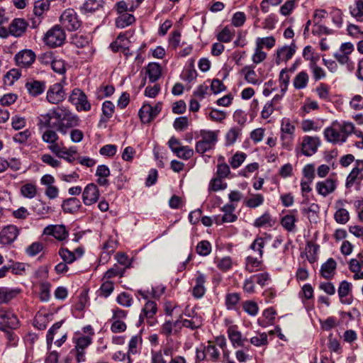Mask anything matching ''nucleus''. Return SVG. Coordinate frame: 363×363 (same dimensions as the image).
<instances>
[{"instance_id":"53","label":"nucleus","mask_w":363,"mask_h":363,"mask_svg":"<svg viewBox=\"0 0 363 363\" xmlns=\"http://www.w3.org/2000/svg\"><path fill=\"white\" fill-rule=\"evenodd\" d=\"M246 157L244 152H237L231 157L229 162L233 169H237L243 163Z\"/></svg>"},{"instance_id":"16","label":"nucleus","mask_w":363,"mask_h":363,"mask_svg":"<svg viewBox=\"0 0 363 363\" xmlns=\"http://www.w3.org/2000/svg\"><path fill=\"white\" fill-rule=\"evenodd\" d=\"M296 52V45L284 46L278 48L276 53L275 62L279 65L281 62H286L292 57Z\"/></svg>"},{"instance_id":"34","label":"nucleus","mask_w":363,"mask_h":363,"mask_svg":"<svg viewBox=\"0 0 363 363\" xmlns=\"http://www.w3.org/2000/svg\"><path fill=\"white\" fill-rule=\"evenodd\" d=\"M276 40L273 36H268L265 38H257L256 39L255 45L257 47L261 48H264L272 49L275 45Z\"/></svg>"},{"instance_id":"37","label":"nucleus","mask_w":363,"mask_h":363,"mask_svg":"<svg viewBox=\"0 0 363 363\" xmlns=\"http://www.w3.org/2000/svg\"><path fill=\"white\" fill-rule=\"evenodd\" d=\"M50 0H38L35 3L33 13L36 16H41L50 7Z\"/></svg>"},{"instance_id":"32","label":"nucleus","mask_w":363,"mask_h":363,"mask_svg":"<svg viewBox=\"0 0 363 363\" xmlns=\"http://www.w3.org/2000/svg\"><path fill=\"white\" fill-rule=\"evenodd\" d=\"M264 196L260 194H251V196L245 201V204L251 208H255L264 203Z\"/></svg>"},{"instance_id":"4","label":"nucleus","mask_w":363,"mask_h":363,"mask_svg":"<svg viewBox=\"0 0 363 363\" xmlns=\"http://www.w3.org/2000/svg\"><path fill=\"white\" fill-rule=\"evenodd\" d=\"M65 39V33L62 27L58 25L48 30L44 37L45 44L51 48L61 46Z\"/></svg>"},{"instance_id":"62","label":"nucleus","mask_w":363,"mask_h":363,"mask_svg":"<svg viewBox=\"0 0 363 363\" xmlns=\"http://www.w3.org/2000/svg\"><path fill=\"white\" fill-rule=\"evenodd\" d=\"M189 125V120L186 116L177 118L173 123L175 130L182 131L185 130Z\"/></svg>"},{"instance_id":"15","label":"nucleus","mask_w":363,"mask_h":363,"mask_svg":"<svg viewBox=\"0 0 363 363\" xmlns=\"http://www.w3.org/2000/svg\"><path fill=\"white\" fill-rule=\"evenodd\" d=\"M18 229L14 225L4 227L0 232V242L3 245L12 243L18 235Z\"/></svg>"},{"instance_id":"49","label":"nucleus","mask_w":363,"mask_h":363,"mask_svg":"<svg viewBox=\"0 0 363 363\" xmlns=\"http://www.w3.org/2000/svg\"><path fill=\"white\" fill-rule=\"evenodd\" d=\"M250 343L256 347L264 346L268 344L267 335L265 333L257 334L250 340Z\"/></svg>"},{"instance_id":"50","label":"nucleus","mask_w":363,"mask_h":363,"mask_svg":"<svg viewBox=\"0 0 363 363\" xmlns=\"http://www.w3.org/2000/svg\"><path fill=\"white\" fill-rule=\"evenodd\" d=\"M196 252L201 256H207L211 252V245L207 240L199 242L196 246Z\"/></svg>"},{"instance_id":"24","label":"nucleus","mask_w":363,"mask_h":363,"mask_svg":"<svg viewBox=\"0 0 363 363\" xmlns=\"http://www.w3.org/2000/svg\"><path fill=\"white\" fill-rule=\"evenodd\" d=\"M337 263L333 258H329L320 268V274L325 279H331L336 269Z\"/></svg>"},{"instance_id":"46","label":"nucleus","mask_w":363,"mask_h":363,"mask_svg":"<svg viewBox=\"0 0 363 363\" xmlns=\"http://www.w3.org/2000/svg\"><path fill=\"white\" fill-rule=\"evenodd\" d=\"M318 211L319 206L316 203H311L308 208L302 209V213L305 215H308L309 220L314 222H316Z\"/></svg>"},{"instance_id":"61","label":"nucleus","mask_w":363,"mask_h":363,"mask_svg":"<svg viewBox=\"0 0 363 363\" xmlns=\"http://www.w3.org/2000/svg\"><path fill=\"white\" fill-rule=\"evenodd\" d=\"M175 154L179 158L189 160L193 156L194 150L189 146H182Z\"/></svg>"},{"instance_id":"36","label":"nucleus","mask_w":363,"mask_h":363,"mask_svg":"<svg viewBox=\"0 0 363 363\" xmlns=\"http://www.w3.org/2000/svg\"><path fill=\"white\" fill-rule=\"evenodd\" d=\"M235 35V30L230 29L228 27H225L217 35V39L220 43H229L230 42Z\"/></svg>"},{"instance_id":"23","label":"nucleus","mask_w":363,"mask_h":363,"mask_svg":"<svg viewBox=\"0 0 363 363\" xmlns=\"http://www.w3.org/2000/svg\"><path fill=\"white\" fill-rule=\"evenodd\" d=\"M82 207L81 201L77 198H69L63 201L62 208L65 213H74Z\"/></svg>"},{"instance_id":"11","label":"nucleus","mask_w":363,"mask_h":363,"mask_svg":"<svg viewBox=\"0 0 363 363\" xmlns=\"http://www.w3.org/2000/svg\"><path fill=\"white\" fill-rule=\"evenodd\" d=\"M319 145L320 140L318 137L304 136L301 143V152L306 156H311L316 152Z\"/></svg>"},{"instance_id":"7","label":"nucleus","mask_w":363,"mask_h":363,"mask_svg":"<svg viewBox=\"0 0 363 363\" xmlns=\"http://www.w3.org/2000/svg\"><path fill=\"white\" fill-rule=\"evenodd\" d=\"M42 140L44 143L49 145L48 148L54 155L59 151L60 147L62 144V142L60 141V138L57 132L50 128L43 132Z\"/></svg>"},{"instance_id":"59","label":"nucleus","mask_w":363,"mask_h":363,"mask_svg":"<svg viewBox=\"0 0 363 363\" xmlns=\"http://www.w3.org/2000/svg\"><path fill=\"white\" fill-rule=\"evenodd\" d=\"M301 128L303 132H308L311 130L317 131L320 129V127L315 121L306 119L301 122Z\"/></svg>"},{"instance_id":"2","label":"nucleus","mask_w":363,"mask_h":363,"mask_svg":"<svg viewBox=\"0 0 363 363\" xmlns=\"http://www.w3.org/2000/svg\"><path fill=\"white\" fill-rule=\"evenodd\" d=\"M218 130H201L196 136L199 140L196 143V152L203 155L214 149L218 140Z\"/></svg>"},{"instance_id":"1","label":"nucleus","mask_w":363,"mask_h":363,"mask_svg":"<svg viewBox=\"0 0 363 363\" xmlns=\"http://www.w3.org/2000/svg\"><path fill=\"white\" fill-rule=\"evenodd\" d=\"M354 129V125L351 122L335 121L325 129L324 136L326 140L330 143L342 145L352 135Z\"/></svg>"},{"instance_id":"33","label":"nucleus","mask_w":363,"mask_h":363,"mask_svg":"<svg viewBox=\"0 0 363 363\" xmlns=\"http://www.w3.org/2000/svg\"><path fill=\"white\" fill-rule=\"evenodd\" d=\"M262 266V261L258 260L256 257L248 256L246 258L245 269L250 272H257Z\"/></svg>"},{"instance_id":"14","label":"nucleus","mask_w":363,"mask_h":363,"mask_svg":"<svg viewBox=\"0 0 363 363\" xmlns=\"http://www.w3.org/2000/svg\"><path fill=\"white\" fill-rule=\"evenodd\" d=\"M43 234L52 235L57 240L62 241L68 237L69 232L64 225H50L44 228Z\"/></svg>"},{"instance_id":"56","label":"nucleus","mask_w":363,"mask_h":363,"mask_svg":"<svg viewBox=\"0 0 363 363\" xmlns=\"http://www.w3.org/2000/svg\"><path fill=\"white\" fill-rule=\"evenodd\" d=\"M118 303L124 307H130L133 303V298L126 292L121 293L116 298Z\"/></svg>"},{"instance_id":"63","label":"nucleus","mask_w":363,"mask_h":363,"mask_svg":"<svg viewBox=\"0 0 363 363\" xmlns=\"http://www.w3.org/2000/svg\"><path fill=\"white\" fill-rule=\"evenodd\" d=\"M40 159L43 162L54 168L58 167L61 164V162L58 160L55 159L50 154H43Z\"/></svg>"},{"instance_id":"17","label":"nucleus","mask_w":363,"mask_h":363,"mask_svg":"<svg viewBox=\"0 0 363 363\" xmlns=\"http://www.w3.org/2000/svg\"><path fill=\"white\" fill-rule=\"evenodd\" d=\"M206 281V276L198 272L195 278V285L192 289V295L194 297L200 298L203 296L206 293V287L204 286Z\"/></svg>"},{"instance_id":"57","label":"nucleus","mask_w":363,"mask_h":363,"mask_svg":"<svg viewBox=\"0 0 363 363\" xmlns=\"http://www.w3.org/2000/svg\"><path fill=\"white\" fill-rule=\"evenodd\" d=\"M142 342V338L140 335H135L131 337L128 344V354H135L138 352V345Z\"/></svg>"},{"instance_id":"44","label":"nucleus","mask_w":363,"mask_h":363,"mask_svg":"<svg viewBox=\"0 0 363 363\" xmlns=\"http://www.w3.org/2000/svg\"><path fill=\"white\" fill-rule=\"evenodd\" d=\"M303 57L306 60L309 61V63L318 62L320 59L319 55L314 53L313 48L310 45H307L304 48Z\"/></svg>"},{"instance_id":"55","label":"nucleus","mask_w":363,"mask_h":363,"mask_svg":"<svg viewBox=\"0 0 363 363\" xmlns=\"http://www.w3.org/2000/svg\"><path fill=\"white\" fill-rule=\"evenodd\" d=\"M227 184L224 183L220 178H213L211 180L209 184V191H217L226 189Z\"/></svg>"},{"instance_id":"39","label":"nucleus","mask_w":363,"mask_h":363,"mask_svg":"<svg viewBox=\"0 0 363 363\" xmlns=\"http://www.w3.org/2000/svg\"><path fill=\"white\" fill-rule=\"evenodd\" d=\"M21 194L27 199H33L37 194V189L35 184L27 183L21 187Z\"/></svg>"},{"instance_id":"58","label":"nucleus","mask_w":363,"mask_h":363,"mask_svg":"<svg viewBox=\"0 0 363 363\" xmlns=\"http://www.w3.org/2000/svg\"><path fill=\"white\" fill-rule=\"evenodd\" d=\"M43 249V245L40 242H35L29 245L26 252L29 256L33 257L40 252Z\"/></svg>"},{"instance_id":"35","label":"nucleus","mask_w":363,"mask_h":363,"mask_svg":"<svg viewBox=\"0 0 363 363\" xmlns=\"http://www.w3.org/2000/svg\"><path fill=\"white\" fill-rule=\"evenodd\" d=\"M241 133V129L237 127L231 128L225 135V145H233Z\"/></svg>"},{"instance_id":"8","label":"nucleus","mask_w":363,"mask_h":363,"mask_svg":"<svg viewBox=\"0 0 363 363\" xmlns=\"http://www.w3.org/2000/svg\"><path fill=\"white\" fill-rule=\"evenodd\" d=\"M162 104L158 103L155 106L145 104L139 111V116L143 123H148L153 120L161 111Z\"/></svg>"},{"instance_id":"47","label":"nucleus","mask_w":363,"mask_h":363,"mask_svg":"<svg viewBox=\"0 0 363 363\" xmlns=\"http://www.w3.org/2000/svg\"><path fill=\"white\" fill-rule=\"evenodd\" d=\"M59 255L63 262L67 264H72L77 259L75 254L67 248H60L59 250Z\"/></svg>"},{"instance_id":"45","label":"nucleus","mask_w":363,"mask_h":363,"mask_svg":"<svg viewBox=\"0 0 363 363\" xmlns=\"http://www.w3.org/2000/svg\"><path fill=\"white\" fill-rule=\"evenodd\" d=\"M242 72L245 74V80L250 84H256L258 83V79H257V74L253 69L250 66H245L242 69Z\"/></svg>"},{"instance_id":"29","label":"nucleus","mask_w":363,"mask_h":363,"mask_svg":"<svg viewBox=\"0 0 363 363\" xmlns=\"http://www.w3.org/2000/svg\"><path fill=\"white\" fill-rule=\"evenodd\" d=\"M309 81V75L306 71L298 73L293 80V85L296 89H305Z\"/></svg>"},{"instance_id":"6","label":"nucleus","mask_w":363,"mask_h":363,"mask_svg":"<svg viewBox=\"0 0 363 363\" xmlns=\"http://www.w3.org/2000/svg\"><path fill=\"white\" fill-rule=\"evenodd\" d=\"M69 101L73 104L78 111H87L91 109L86 96L79 89H74L69 97Z\"/></svg>"},{"instance_id":"31","label":"nucleus","mask_w":363,"mask_h":363,"mask_svg":"<svg viewBox=\"0 0 363 363\" xmlns=\"http://www.w3.org/2000/svg\"><path fill=\"white\" fill-rule=\"evenodd\" d=\"M135 20L133 15L125 12L116 18V25L119 28H123L131 25Z\"/></svg>"},{"instance_id":"18","label":"nucleus","mask_w":363,"mask_h":363,"mask_svg":"<svg viewBox=\"0 0 363 363\" xmlns=\"http://www.w3.org/2000/svg\"><path fill=\"white\" fill-rule=\"evenodd\" d=\"M27 22L23 18H15L9 25V33L15 37L21 36L26 30Z\"/></svg>"},{"instance_id":"5","label":"nucleus","mask_w":363,"mask_h":363,"mask_svg":"<svg viewBox=\"0 0 363 363\" xmlns=\"http://www.w3.org/2000/svg\"><path fill=\"white\" fill-rule=\"evenodd\" d=\"M61 25L69 31L77 30L81 26L76 11L72 9L65 10L60 17Z\"/></svg>"},{"instance_id":"60","label":"nucleus","mask_w":363,"mask_h":363,"mask_svg":"<svg viewBox=\"0 0 363 363\" xmlns=\"http://www.w3.org/2000/svg\"><path fill=\"white\" fill-rule=\"evenodd\" d=\"M40 298L43 301H48L50 297V284L48 282L42 283L40 286Z\"/></svg>"},{"instance_id":"51","label":"nucleus","mask_w":363,"mask_h":363,"mask_svg":"<svg viewBox=\"0 0 363 363\" xmlns=\"http://www.w3.org/2000/svg\"><path fill=\"white\" fill-rule=\"evenodd\" d=\"M334 218L337 223L345 224L350 219V214L346 209L340 208L336 211Z\"/></svg>"},{"instance_id":"21","label":"nucleus","mask_w":363,"mask_h":363,"mask_svg":"<svg viewBox=\"0 0 363 363\" xmlns=\"http://www.w3.org/2000/svg\"><path fill=\"white\" fill-rule=\"evenodd\" d=\"M26 88L33 96H37L44 92L45 83L43 81L31 80L26 84Z\"/></svg>"},{"instance_id":"13","label":"nucleus","mask_w":363,"mask_h":363,"mask_svg":"<svg viewBox=\"0 0 363 363\" xmlns=\"http://www.w3.org/2000/svg\"><path fill=\"white\" fill-rule=\"evenodd\" d=\"M99 189L95 184H89L84 188V191L82 193V200L83 203L85 205L89 206L93 203H95L99 200Z\"/></svg>"},{"instance_id":"22","label":"nucleus","mask_w":363,"mask_h":363,"mask_svg":"<svg viewBox=\"0 0 363 363\" xmlns=\"http://www.w3.org/2000/svg\"><path fill=\"white\" fill-rule=\"evenodd\" d=\"M281 131L283 140H291L294 135L295 126L291 124L289 118H284L281 121Z\"/></svg>"},{"instance_id":"10","label":"nucleus","mask_w":363,"mask_h":363,"mask_svg":"<svg viewBox=\"0 0 363 363\" xmlns=\"http://www.w3.org/2000/svg\"><path fill=\"white\" fill-rule=\"evenodd\" d=\"M18 324V320L14 313L0 308V329L5 328L15 329Z\"/></svg>"},{"instance_id":"43","label":"nucleus","mask_w":363,"mask_h":363,"mask_svg":"<svg viewBox=\"0 0 363 363\" xmlns=\"http://www.w3.org/2000/svg\"><path fill=\"white\" fill-rule=\"evenodd\" d=\"M309 68L313 74V77L315 81H318L326 77L324 69L317 65V62L309 63Z\"/></svg>"},{"instance_id":"26","label":"nucleus","mask_w":363,"mask_h":363,"mask_svg":"<svg viewBox=\"0 0 363 363\" xmlns=\"http://www.w3.org/2000/svg\"><path fill=\"white\" fill-rule=\"evenodd\" d=\"M103 6V0H86L80 7V10L84 13H93L102 8Z\"/></svg>"},{"instance_id":"27","label":"nucleus","mask_w":363,"mask_h":363,"mask_svg":"<svg viewBox=\"0 0 363 363\" xmlns=\"http://www.w3.org/2000/svg\"><path fill=\"white\" fill-rule=\"evenodd\" d=\"M162 69L158 63H149L146 67V74L151 82H155L159 79L161 76Z\"/></svg>"},{"instance_id":"54","label":"nucleus","mask_w":363,"mask_h":363,"mask_svg":"<svg viewBox=\"0 0 363 363\" xmlns=\"http://www.w3.org/2000/svg\"><path fill=\"white\" fill-rule=\"evenodd\" d=\"M289 69H282L279 73V82L281 91L285 92L289 83L290 77L288 74Z\"/></svg>"},{"instance_id":"40","label":"nucleus","mask_w":363,"mask_h":363,"mask_svg":"<svg viewBox=\"0 0 363 363\" xmlns=\"http://www.w3.org/2000/svg\"><path fill=\"white\" fill-rule=\"evenodd\" d=\"M296 217L294 215L288 214L281 220V224L287 231L291 232L295 228Z\"/></svg>"},{"instance_id":"48","label":"nucleus","mask_w":363,"mask_h":363,"mask_svg":"<svg viewBox=\"0 0 363 363\" xmlns=\"http://www.w3.org/2000/svg\"><path fill=\"white\" fill-rule=\"evenodd\" d=\"M127 38L125 34L120 33L116 40L111 43L110 48L113 52H118L126 45Z\"/></svg>"},{"instance_id":"20","label":"nucleus","mask_w":363,"mask_h":363,"mask_svg":"<svg viewBox=\"0 0 363 363\" xmlns=\"http://www.w3.org/2000/svg\"><path fill=\"white\" fill-rule=\"evenodd\" d=\"M335 188V182L333 179H327L325 181L318 182L316 184L318 193L323 196H326L333 192Z\"/></svg>"},{"instance_id":"28","label":"nucleus","mask_w":363,"mask_h":363,"mask_svg":"<svg viewBox=\"0 0 363 363\" xmlns=\"http://www.w3.org/2000/svg\"><path fill=\"white\" fill-rule=\"evenodd\" d=\"M157 304L155 301H148L140 315V321L143 322L144 318H152L157 312Z\"/></svg>"},{"instance_id":"41","label":"nucleus","mask_w":363,"mask_h":363,"mask_svg":"<svg viewBox=\"0 0 363 363\" xmlns=\"http://www.w3.org/2000/svg\"><path fill=\"white\" fill-rule=\"evenodd\" d=\"M274 224V222L272 219L271 216L268 213H264L260 217L257 218L254 223V225L260 228L264 226H272Z\"/></svg>"},{"instance_id":"52","label":"nucleus","mask_w":363,"mask_h":363,"mask_svg":"<svg viewBox=\"0 0 363 363\" xmlns=\"http://www.w3.org/2000/svg\"><path fill=\"white\" fill-rule=\"evenodd\" d=\"M342 12L340 9L334 8L330 11V16L333 23L336 26L337 28H340L343 23Z\"/></svg>"},{"instance_id":"64","label":"nucleus","mask_w":363,"mask_h":363,"mask_svg":"<svg viewBox=\"0 0 363 363\" xmlns=\"http://www.w3.org/2000/svg\"><path fill=\"white\" fill-rule=\"evenodd\" d=\"M47 318L42 313H38L34 319V326L39 330H45L47 327Z\"/></svg>"},{"instance_id":"12","label":"nucleus","mask_w":363,"mask_h":363,"mask_svg":"<svg viewBox=\"0 0 363 363\" xmlns=\"http://www.w3.org/2000/svg\"><path fill=\"white\" fill-rule=\"evenodd\" d=\"M65 98V92L60 83H56L50 86L47 92L48 101L53 104L62 101Z\"/></svg>"},{"instance_id":"25","label":"nucleus","mask_w":363,"mask_h":363,"mask_svg":"<svg viewBox=\"0 0 363 363\" xmlns=\"http://www.w3.org/2000/svg\"><path fill=\"white\" fill-rule=\"evenodd\" d=\"M228 337L232 342L234 347H243L246 338H242L241 333L237 330L235 327H230L228 330Z\"/></svg>"},{"instance_id":"38","label":"nucleus","mask_w":363,"mask_h":363,"mask_svg":"<svg viewBox=\"0 0 363 363\" xmlns=\"http://www.w3.org/2000/svg\"><path fill=\"white\" fill-rule=\"evenodd\" d=\"M351 291V284L347 281H342L338 288V295L340 299V301L342 303H350L349 301L345 300L344 298L346 297Z\"/></svg>"},{"instance_id":"3","label":"nucleus","mask_w":363,"mask_h":363,"mask_svg":"<svg viewBox=\"0 0 363 363\" xmlns=\"http://www.w3.org/2000/svg\"><path fill=\"white\" fill-rule=\"evenodd\" d=\"M48 123H50L51 118H55L59 122H64L68 127H74L79 124V118L77 116L74 115L69 110L57 107L54 108L47 115Z\"/></svg>"},{"instance_id":"42","label":"nucleus","mask_w":363,"mask_h":363,"mask_svg":"<svg viewBox=\"0 0 363 363\" xmlns=\"http://www.w3.org/2000/svg\"><path fill=\"white\" fill-rule=\"evenodd\" d=\"M17 294L14 290L6 288H0V303H6L13 299Z\"/></svg>"},{"instance_id":"9","label":"nucleus","mask_w":363,"mask_h":363,"mask_svg":"<svg viewBox=\"0 0 363 363\" xmlns=\"http://www.w3.org/2000/svg\"><path fill=\"white\" fill-rule=\"evenodd\" d=\"M35 57L36 55L32 50L24 49L16 53L14 59L18 67L28 68L34 62Z\"/></svg>"},{"instance_id":"19","label":"nucleus","mask_w":363,"mask_h":363,"mask_svg":"<svg viewBox=\"0 0 363 363\" xmlns=\"http://www.w3.org/2000/svg\"><path fill=\"white\" fill-rule=\"evenodd\" d=\"M235 206L233 204H226L222 208V211L224 214L220 219L216 218V223L218 225L223 224V223H231L234 222L237 219V216L234 214Z\"/></svg>"},{"instance_id":"30","label":"nucleus","mask_w":363,"mask_h":363,"mask_svg":"<svg viewBox=\"0 0 363 363\" xmlns=\"http://www.w3.org/2000/svg\"><path fill=\"white\" fill-rule=\"evenodd\" d=\"M349 9L352 17L358 21H363V0H355Z\"/></svg>"}]
</instances>
